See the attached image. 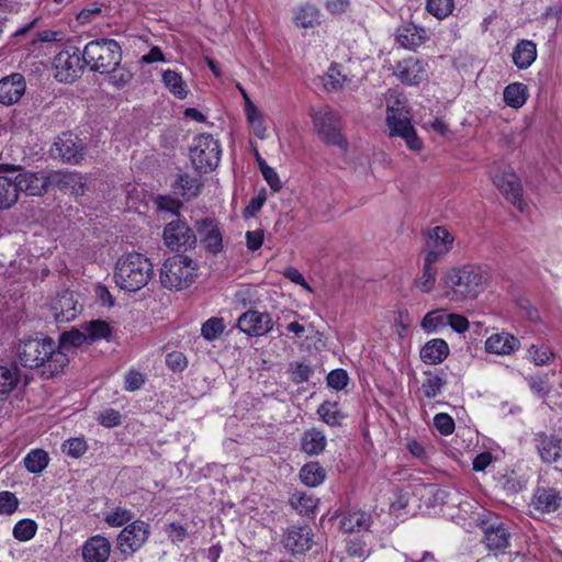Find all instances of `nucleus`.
I'll list each match as a JSON object with an SVG mask.
<instances>
[{
    "label": "nucleus",
    "mask_w": 562,
    "mask_h": 562,
    "mask_svg": "<svg viewBox=\"0 0 562 562\" xmlns=\"http://www.w3.org/2000/svg\"><path fill=\"white\" fill-rule=\"evenodd\" d=\"M16 357L25 368L42 369L46 378L61 373L69 362L67 353L57 349L53 339L38 335L21 339Z\"/></svg>",
    "instance_id": "f257e3e1"
},
{
    "label": "nucleus",
    "mask_w": 562,
    "mask_h": 562,
    "mask_svg": "<svg viewBox=\"0 0 562 562\" xmlns=\"http://www.w3.org/2000/svg\"><path fill=\"white\" fill-rule=\"evenodd\" d=\"M486 281V274L480 267L450 268L441 277L442 295L454 302L474 300L485 289Z\"/></svg>",
    "instance_id": "f03ea898"
},
{
    "label": "nucleus",
    "mask_w": 562,
    "mask_h": 562,
    "mask_svg": "<svg viewBox=\"0 0 562 562\" xmlns=\"http://www.w3.org/2000/svg\"><path fill=\"white\" fill-rule=\"evenodd\" d=\"M153 273L154 266L150 260L133 250L117 260L114 278L121 289L136 292L147 285Z\"/></svg>",
    "instance_id": "7ed1b4c3"
},
{
    "label": "nucleus",
    "mask_w": 562,
    "mask_h": 562,
    "mask_svg": "<svg viewBox=\"0 0 562 562\" xmlns=\"http://www.w3.org/2000/svg\"><path fill=\"white\" fill-rule=\"evenodd\" d=\"M308 115L319 139L327 146H336L342 153L349 147L347 138L342 135V120L338 112L328 105L311 108Z\"/></svg>",
    "instance_id": "20e7f679"
},
{
    "label": "nucleus",
    "mask_w": 562,
    "mask_h": 562,
    "mask_svg": "<svg viewBox=\"0 0 562 562\" xmlns=\"http://www.w3.org/2000/svg\"><path fill=\"white\" fill-rule=\"evenodd\" d=\"M82 59L91 71L104 74L121 64L122 49L120 44L114 40H95L85 46Z\"/></svg>",
    "instance_id": "39448f33"
},
{
    "label": "nucleus",
    "mask_w": 562,
    "mask_h": 562,
    "mask_svg": "<svg viewBox=\"0 0 562 562\" xmlns=\"http://www.w3.org/2000/svg\"><path fill=\"white\" fill-rule=\"evenodd\" d=\"M196 263L188 256L176 254L169 257L160 270V283L169 290H182L196 278Z\"/></svg>",
    "instance_id": "423d86ee"
},
{
    "label": "nucleus",
    "mask_w": 562,
    "mask_h": 562,
    "mask_svg": "<svg viewBox=\"0 0 562 562\" xmlns=\"http://www.w3.org/2000/svg\"><path fill=\"white\" fill-rule=\"evenodd\" d=\"M386 124L391 136L402 137L412 150L422 149L423 142L411 123L408 110L400 99L387 100Z\"/></svg>",
    "instance_id": "0eeeda50"
},
{
    "label": "nucleus",
    "mask_w": 562,
    "mask_h": 562,
    "mask_svg": "<svg viewBox=\"0 0 562 562\" xmlns=\"http://www.w3.org/2000/svg\"><path fill=\"white\" fill-rule=\"evenodd\" d=\"M190 158L196 170L202 172L214 170L221 159L218 140L210 134L199 135L190 149Z\"/></svg>",
    "instance_id": "6e6552de"
},
{
    "label": "nucleus",
    "mask_w": 562,
    "mask_h": 562,
    "mask_svg": "<svg viewBox=\"0 0 562 562\" xmlns=\"http://www.w3.org/2000/svg\"><path fill=\"white\" fill-rule=\"evenodd\" d=\"M52 155L66 164H79L85 157V145L70 132L61 133L54 143Z\"/></svg>",
    "instance_id": "1a4fd4ad"
},
{
    "label": "nucleus",
    "mask_w": 562,
    "mask_h": 562,
    "mask_svg": "<svg viewBox=\"0 0 562 562\" xmlns=\"http://www.w3.org/2000/svg\"><path fill=\"white\" fill-rule=\"evenodd\" d=\"M85 65L82 53L78 48L72 53L69 49L61 50L54 59L56 78L61 82H72L81 75Z\"/></svg>",
    "instance_id": "9d476101"
},
{
    "label": "nucleus",
    "mask_w": 562,
    "mask_h": 562,
    "mask_svg": "<svg viewBox=\"0 0 562 562\" xmlns=\"http://www.w3.org/2000/svg\"><path fill=\"white\" fill-rule=\"evenodd\" d=\"M149 536L148 524L136 520L125 527L117 536V549L123 554H132L139 550Z\"/></svg>",
    "instance_id": "9b49d317"
},
{
    "label": "nucleus",
    "mask_w": 562,
    "mask_h": 562,
    "mask_svg": "<svg viewBox=\"0 0 562 562\" xmlns=\"http://www.w3.org/2000/svg\"><path fill=\"white\" fill-rule=\"evenodd\" d=\"M393 75L406 86H417L427 78V63L409 56L398 60L393 67Z\"/></svg>",
    "instance_id": "f8f14e48"
},
{
    "label": "nucleus",
    "mask_w": 562,
    "mask_h": 562,
    "mask_svg": "<svg viewBox=\"0 0 562 562\" xmlns=\"http://www.w3.org/2000/svg\"><path fill=\"white\" fill-rule=\"evenodd\" d=\"M48 186L76 196L83 195L87 179L76 171L50 170L47 172Z\"/></svg>",
    "instance_id": "ddd939ff"
},
{
    "label": "nucleus",
    "mask_w": 562,
    "mask_h": 562,
    "mask_svg": "<svg viewBox=\"0 0 562 562\" xmlns=\"http://www.w3.org/2000/svg\"><path fill=\"white\" fill-rule=\"evenodd\" d=\"M82 311V305L76 300L71 291H63L57 294L50 305L52 316L58 324L74 321Z\"/></svg>",
    "instance_id": "4468645a"
},
{
    "label": "nucleus",
    "mask_w": 562,
    "mask_h": 562,
    "mask_svg": "<svg viewBox=\"0 0 562 562\" xmlns=\"http://www.w3.org/2000/svg\"><path fill=\"white\" fill-rule=\"evenodd\" d=\"M237 325L248 336L259 337L272 329L273 321L268 313L250 310L239 316Z\"/></svg>",
    "instance_id": "2eb2a0df"
},
{
    "label": "nucleus",
    "mask_w": 562,
    "mask_h": 562,
    "mask_svg": "<svg viewBox=\"0 0 562 562\" xmlns=\"http://www.w3.org/2000/svg\"><path fill=\"white\" fill-rule=\"evenodd\" d=\"M493 182L509 202L517 206L519 211H524L525 203L521 200L522 188L516 173L513 171L496 173Z\"/></svg>",
    "instance_id": "dca6fc26"
},
{
    "label": "nucleus",
    "mask_w": 562,
    "mask_h": 562,
    "mask_svg": "<svg viewBox=\"0 0 562 562\" xmlns=\"http://www.w3.org/2000/svg\"><path fill=\"white\" fill-rule=\"evenodd\" d=\"M164 240L166 246H193L196 236L187 222L178 217L165 226Z\"/></svg>",
    "instance_id": "f3484780"
},
{
    "label": "nucleus",
    "mask_w": 562,
    "mask_h": 562,
    "mask_svg": "<svg viewBox=\"0 0 562 562\" xmlns=\"http://www.w3.org/2000/svg\"><path fill=\"white\" fill-rule=\"evenodd\" d=\"M26 83L23 75L12 74L0 80V103L12 105L25 93Z\"/></svg>",
    "instance_id": "a211bd4d"
},
{
    "label": "nucleus",
    "mask_w": 562,
    "mask_h": 562,
    "mask_svg": "<svg viewBox=\"0 0 562 562\" xmlns=\"http://www.w3.org/2000/svg\"><path fill=\"white\" fill-rule=\"evenodd\" d=\"M13 180L15 181L18 194L21 191L29 195H41L47 190L48 186L47 172L34 173L24 172L16 175Z\"/></svg>",
    "instance_id": "6ab92c4d"
},
{
    "label": "nucleus",
    "mask_w": 562,
    "mask_h": 562,
    "mask_svg": "<svg viewBox=\"0 0 562 562\" xmlns=\"http://www.w3.org/2000/svg\"><path fill=\"white\" fill-rule=\"evenodd\" d=\"M313 543L311 528L305 527H290L283 539L284 548L293 554L303 553L311 549Z\"/></svg>",
    "instance_id": "aec40b11"
},
{
    "label": "nucleus",
    "mask_w": 562,
    "mask_h": 562,
    "mask_svg": "<svg viewBox=\"0 0 562 562\" xmlns=\"http://www.w3.org/2000/svg\"><path fill=\"white\" fill-rule=\"evenodd\" d=\"M110 553V541L100 535L90 537L82 546V559L85 562H106Z\"/></svg>",
    "instance_id": "412c9836"
},
{
    "label": "nucleus",
    "mask_w": 562,
    "mask_h": 562,
    "mask_svg": "<svg viewBox=\"0 0 562 562\" xmlns=\"http://www.w3.org/2000/svg\"><path fill=\"white\" fill-rule=\"evenodd\" d=\"M536 447L546 463H554L562 454V439L555 435L539 432L536 435Z\"/></svg>",
    "instance_id": "4be33fe9"
},
{
    "label": "nucleus",
    "mask_w": 562,
    "mask_h": 562,
    "mask_svg": "<svg viewBox=\"0 0 562 562\" xmlns=\"http://www.w3.org/2000/svg\"><path fill=\"white\" fill-rule=\"evenodd\" d=\"M427 38L426 30L411 22L401 25L396 30V42L406 49L415 50L423 45Z\"/></svg>",
    "instance_id": "5701e85b"
},
{
    "label": "nucleus",
    "mask_w": 562,
    "mask_h": 562,
    "mask_svg": "<svg viewBox=\"0 0 562 562\" xmlns=\"http://www.w3.org/2000/svg\"><path fill=\"white\" fill-rule=\"evenodd\" d=\"M510 532L504 522L490 525L484 532V542L488 550L502 551L509 546Z\"/></svg>",
    "instance_id": "b1692460"
},
{
    "label": "nucleus",
    "mask_w": 562,
    "mask_h": 562,
    "mask_svg": "<svg viewBox=\"0 0 562 562\" xmlns=\"http://www.w3.org/2000/svg\"><path fill=\"white\" fill-rule=\"evenodd\" d=\"M519 347V340L508 333L491 335L485 341V349L490 353L510 355Z\"/></svg>",
    "instance_id": "393cba45"
},
{
    "label": "nucleus",
    "mask_w": 562,
    "mask_h": 562,
    "mask_svg": "<svg viewBox=\"0 0 562 562\" xmlns=\"http://www.w3.org/2000/svg\"><path fill=\"white\" fill-rule=\"evenodd\" d=\"M371 515L363 510H348L341 515L340 528L345 532H360L371 526Z\"/></svg>",
    "instance_id": "a878e982"
},
{
    "label": "nucleus",
    "mask_w": 562,
    "mask_h": 562,
    "mask_svg": "<svg viewBox=\"0 0 562 562\" xmlns=\"http://www.w3.org/2000/svg\"><path fill=\"white\" fill-rule=\"evenodd\" d=\"M537 58V47L532 41L521 40L513 49L512 59L519 69H527Z\"/></svg>",
    "instance_id": "bb28decb"
},
{
    "label": "nucleus",
    "mask_w": 562,
    "mask_h": 562,
    "mask_svg": "<svg viewBox=\"0 0 562 562\" xmlns=\"http://www.w3.org/2000/svg\"><path fill=\"white\" fill-rule=\"evenodd\" d=\"M171 187L176 194L186 200H191L200 194L202 184L195 177L188 173H178Z\"/></svg>",
    "instance_id": "cd10ccee"
},
{
    "label": "nucleus",
    "mask_w": 562,
    "mask_h": 562,
    "mask_svg": "<svg viewBox=\"0 0 562 562\" xmlns=\"http://www.w3.org/2000/svg\"><path fill=\"white\" fill-rule=\"evenodd\" d=\"M327 445L324 431L317 428H311L304 431L301 438V449L311 456L321 454Z\"/></svg>",
    "instance_id": "c85d7f7f"
},
{
    "label": "nucleus",
    "mask_w": 562,
    "mask_h": 562,
    "mask_svg": "<svg viewBox=\"0 0 562 562\" xmlns=\"http://www.w3.org/2000/svg\"><path fill=\"white\" fill-rule=\"evenodd\" d=\"M449 355L448 344L443 339H432L420 350V358L430 364L441 363Z\"/></svg>",
    "instance_id": "c756f323"
},
{
    "label": "nucleus",
    "mask_w": 562,
    "mask_h": 562,
    "mask_svg": "<svg viewBox=\"0 0 562 562\" xmlns=\"http://www.w3.org/2000/svg\"><path fill=\"white\" fill-rule=\"evenodd\" d=\"M196 231L201 243L205 246H222V234L215 220L203 218L196 222Z\"/></svg>",
    "instance_id": "7c9ffc66"
},
{
    "label": "nucleus",
    "mask_w": 562,
    "mask_h": 562,
    "mask_svg": "<svg viewBox=\"0 0 562 562\" xmlns=\"http://www.w3.org/2000/svg\"><path fill=\"white\" fill-rule=\"evenodd\" d=\"M562 498L553 488L538 490L533 497L535 509L541 513L555 512L561 504Z\"/></svg>",
    "instance_id": "2f4dec72"
},
{
    "label": "nucleus",
    "mask_w": 562,
    "mask_h": 562,
    "mask_svg": "<svg viewBox=\"0 0 562 562\" xmlns=\"http://www.w3.org/2000/svg\"><path fill=\"white\" fill-rule=\"evenodd\" d=\"M319 10L310 3L295 9L293 22L297 27L312 29L319 24Z\"/></svg>",
    "instance_id": "473e14b6"
},
{
    "label": "nucleus",
    "mask_w": 562,
    "mask_h": 562,
    "mask_svg": "<svg viewBox=\"0 0 562 562\" xmlns=\"http://www.w3.org/2000/svg\"><path fill=\"white\" fill-rule=\"evenodd\" d=\"M161 79H162L165 87L176 98H178L180 100H183L187 98V95L189 93L188 86L179 72L171 70V69H167L162 72Z\"/></svg>",
    "instance_id": "72a5a7b5"
},
{
    "label": "nucleus",
    "mask_w": 562,
    "mask_h": 562,
    "mask_svg": "<svg viewBox=\"0 0 562 562\" xmlns=\"http://www.w3.org/2000/svg\"><path fill=\"white\" fill-rule=\"evenodd\" d=\"M85 330L90 345L101 339L110 340L113 334L110 323L103 319L85 322Z\"/></svg>",
    "instance_id": "f704fd0d"
},
{
    "label": "nucleus",
    "mask_w": 562,
    "mask_h": 562,
    "mask_svg": "<svg viewBox=\"0 0 562 562\" xmlns=\"http://www.w3.org/2000/svg\"><path fill=\"white\" fill-rule=\"evenodd\" d=\"M503 95L504 101L508 106L519 109L526 103L528 99V89L524 83L514 82L504 89Z\"/></svg>",
    "instance_id": "c9c22d12"
},
{
    "label": "nucleus",
    "mask_w": 562,
    "mask_h": 562,
    "mask_svg": "<svg viewBox=\"0 0 562 562\" xmlns=\"http://www.w3.org/2000/svg\"><path fill=\"white\" fill-rule=\"evenodd\" d=\"M19 200L13 178L0 176V210L12 207Z\"/></svg>",
    "instance_id": "e433bc0d"
},
{
    "label": "nucleus",
    "mask_w": 562,
    "mask_h": 562,
    "mask_svg": "<svg viewBox=\"0 0 562 562\" xmlns=\"http://www.w3.org/2000/svg\"><path fill=\"white\" fill-rule=\"evenodd\" d=\"M289 503L291 507L295 509L300 515L308 516L310 514L314 513L315 508L317 507L318 498L314 497L313 494L296 492L292 494Z\"/></svg>",
    "instance_id": "4c0bfd02"
},
{
    "label": "nucleus",
    "mask_w": 562,
    "mask_h": 562,
    "mask_svg": "<svg viewBox=\"0 0 562 562\" xmlns=\"http://www.w3.org/2000/svg\"><path fill=\"white\" fill-rule=\"evenodd\" d=\"M325 477L326 472L318 462H310L300 471V479L302 483L311 487L321 485Z\"/></svg>",
    "instance_id": "58836bf2"
},
{
    "label": "nucleus",
    "mask_w": 562,
    "mask_h": 562,
    "mask_svg": "<svg viewBox=\"0 0 562 562\" xmlns=\"http://www.w3.org/2000/svg\"><path fill=\"white\" fill-rule=\"evenodd\" d=\"M19 379V370L15 367L0 366V401L5 400L15 389Z\"/></svg>",
    "instance_id": "ea45409f"
},
{
    "label": "nucleus",
    "mask_w": 562,
    "mask_h": 562,
    "mask_svg": "<svg viewBox=\"0 0 562 562\" xmlns=\"http://www.w3.org/2000/svg\"><path fill=\"white\" fill-rule=\"evenodd\" d=\"M90 345L88 336L85 330V323L80 325L79 328H72L69 331H65L60 336V344L57 346V349H60L65 352L66 348H76L82 345Z\"/></svg>",
    "instance_id": "a19ab883"
},
{
    "label": "nucleus",
    "mask_w": 562,
    "mask_h": 562,
    "mask_svg": "<svg viewBox=\"0 0 562 562\" xmlns=\"http://www.w3.org/2000/svg\"><path fill=\"white\" fill-rule=\"evenodd\" d=\"M425 243L427 246H450L454 241V236L443 226H436L424 231Z\"/></svg>",
    "instance_id": "79ce46f5"
},
{
    "label": "nucleus",
    "mask_w": 562,
    "mask_h": 562,
    "mask_svg": "<svg viewBox=\"0 0 562 562\" xmlns=\"http://www.w3.org/2000/svg\"><path fill=\"white\" fill-rule=\"evenodd\" d=\"M347 76L342 72L341 66L333 64L323 76V86L327 91L338 90L347 82Z\"/></svg>",
    "instance_id": "37998d69"
},
{
    "label": "nucleus",
    "mask_w": 562,
    "mask_h": 562,
    "mask_svg": "<svg viewBox=\"0 0 562 562\" xmlns=\"http://www.w3.org/2000/svg\"><path fill=\"white\" fill-rule=\"evenodd\" d=\"M47 464L48 454L42 449H34L24 458V465L31 473L42 472Z\"/></svg>",
    "instance_id": "c03bdc74"
},
{
    "label": "nucleus",
    "mask_w": 562,
    "mask_h": 562,
    "mask_svg": "<svg viewBox=\"0 0 562 562\" xmlns=\"http://www.w3.org/2000/svg\"><path fill=\"white\" fill-rule=\"evenodd\" d=\"M245 113L256 136L263 138L266 134V126L262 113L257 109L254 102H249L248 109H245Z\"/></svg>",
    "instance_id": "a18cd8bd"
},
{
    "label": "nucleus",
    "mask_w": 562,
    "mask_h": 562,
    "mask_svg": "<svg viewBox=\"0 0 562 562\" xmlns=\"http://www.w3.org/2000/svg\"><path fill=\"white\" fill-rule=\"evenodd\" d=\"M426 379L422 383V392L428 398L436 397L440 392L442 386L446 384V380L438 375L432 374L431 372H425Z\"/></svg>",
    "instance_id": "49530a36"
},
{
    "label": "nucleus",
    "mask_w": 562,
    "mask_h": 562,
    "mask_svg": "<svg viewBox=\"0 0 562 562\" xmlns=\"http://www.w3.org/2000/svg\"><path fill=\"white\" fill-rule=\"evenodd\" d=\"M317 413L322 420L329 426H338L342 417L337 404L331 402H325L319 405Z\"/></svg>",
    "instance_id": "de8ad7c7"
},
{
    "label": "nucleus",
    "mask_w": 562,
    "mask_h": 562,
    "mask_svg": "<svg viewBox=\"0 0 562 562\" xmlns=\"http://www.w3.org/2000/svg\"><path fill=\"white\" fill-rule=\"evenodd\" d=\"M104 74L108 76V82L116 88L125 87L133 78V74L124 66H121V64Z\"/></svg>",
    "instance_id": "09e8293b"
},
{
    "label": "nucleus",
    "mask_w": 562,
    "mask_h": 562,
    "mask_svg": "<svg viewBox=\"0 0 562 562\" xmlns=\"http://www.w3.org/2000/svg\"><path fill=\"white\" fill-rule=\"evenodd\" d=\"M225 325L222 318L211 317L201 327V335L209 341L217 339L224 331Z\"/></svg>",
    "instance_id": "8fccbe9b"
},
{
    "label": "nucleus",
    "mask_w": 562,
    "mask_h": 562,
    "mask_svg": "<svg viewBox=\"0 0 562 562\" xmlns=\"http://www.w3.org/2000/svg\"><path fill=\"white\" fill-rule=\"evenodd\" d=\"M37 530V525L32 519H22L18 521L13 528V536L20 541L31 540Z\"/></svg>",
    "instance_id": "3c124183"
},
{
    "label": "nucleus",
    "mask_w": 562,
    "mask_h": 562,
    "mask_svg": "<svg viewBox=\"0 0 562 562\" xmlns=\"http://www.w3.org/2000/svg\"><path fill=\"white\" fill-rule=\"evenodd\" d=\"M437 278V269L423 266L422 276L415 280V286L423 293L432 291Z\"/></svg>",
    "instance_id": "603ef678"
},
{
    "label": "nucleus",
    "mask_w": 562,
    "mask_h": 562,
    "mask_svg": "<svg viewBox=\"0 0 562 562\" xmlns=\"http://www.w3.org/2000/svg\"><path fill=\"white\" fill-rule=\"evenodd\" d=\"M426 9L437 19H445L453 10V0H428Z\"/></svg>",
    "instance_id": "864d4df0"
},
{
    "label": "nucleus",
    "mask_w": 562,
    "mask_h": 562,
    "mask_svg": "<svg viewBox=\"0 0 562 562\" xmlns=\"http://www.w3.org/2000/svg\"><path fill=\"white\" fill-rule=\"evenodd\" d=\"M289 372L291 375L292 382L300 384L308 381L310 376L313 373V369L311 366L304 362H292L289 367Z\"/></svg>",
    "instance_id": "5fc2aeb1"
},
{
    "label": "nucleus",
    "mask_w": 562,
    "mask_h": 562,
    "mask_svg": "<svg viewBox=\"0 0 562 562\" xmlns=\"http://www.w3.org/2000/svg\"><path fill=\"white\" fill-rule=\"evenodd\" d=\"M528 356L536 366H544L553 358L552 351L543 345H531Z\"/></svg>",
    "instance_id": "6e6d98bb"
},
{
    "label": "nucleus",
    "mask_w": 562,
    "mask_h": 562,
    "mask_svg": "<svg viewBox=\"0 0 562 562\" xmlns=\"http://www.w3.org/2000/svg\"><path fill=\"white\" fill-rule=\"evenodd\" d=\"M155 204L157 205L158 210L170 212L171 214L176 215L177 218L180 216L179 212L183 205L180 200L169 195H158L155 199Z\"/></svg>",
    "instance_id": "4d7b16f0"
},
{
    "label": "nucleus",
    "mask_w": 562,
    "mask_h": 562,
    "mask_svg": "<svg viewBox=\"0 0 562 562\" xmlns=\"http://www.w3.org/2000/svg\"><path fill=\"white\" fill-rule=\"evenodd\" d=\"M87 443L83 438H70L66 440L61 450L71 458H79L87 451Z\"/></svg>",
    "instance_id": "13d9d810"
},
{
    "label": "nucleus",
    "mask_w": 562,
    "mask_h": 562,
    "mask_svg": "<svg viewBox=\"0 0 562 562\" xmlns=\"http://www.w3.org/2000/svg\"><path fill=\"white\" fill-rule=\"evenodd\" d=\"M447 322V314H443L441 311L436 310L427 313L423 321H422V327L424 330L431 333L434 331L438 326L446 324Z\"/></svg>",
    "instance_id": "bf43d9fd"
},
{
    "label": "nucleus",
    "mask_w": 562,
    "mask_h": 562,
    "mask_svg": "<svg viewBox=\"0 0 562 562\" xmlns=\"http://www.w3.org/2000/svg\"><path fill=\"white\" fill-rule=\"evenodd\" d=\"M132 518L133 514L128 509L116 507L105 516L104 520L111 527H120Z\"/></svg>",
    "instance_id": "052dcab7"
},
{
    "label": "nucleus",
    "mask_w": 562,
    "mask_h": 562,
    "mask_svg": "<svg viewBox=\"0 0 562 562\" xmlns=\"http://www.w3.org/2000/svg\"><path fill=\"white\" fill-rule=\"evenodd\" d=\"M19 506V501L12 492H0V514L11 515Z\"/></svg>",
    "instance_id": "680f3d73"
},
{
    "label": "nucleus",
    "mask_w": 562,
    "mask_h": 562,
    "mask_svg": "<svg viewBox=\"0 0 562 562\" xmlns=\"http://www.w3.org/2000/svg\"><path fill=\"white\" fill-rule=\"evenodd\" d=\"M436 429L443 436L451 435L454 430V420L446 413H439L434 417Z\"/></svg>",
    "instance_id": "e2e57ef3"
},
{
    "label": "nucleus",
    "mask_w": 562,
    "mask_h": 562,
    "mask_svg": "<svg viewBox=\"0 0 562 562\" xmlns=\"http://www.w3.org/2000/svg\"><path fill=\"white\" fill-rule=\"evenodd\" d=\"M348 383V374L342 369H336L328 373L327 384L328 386L339 391L342 390Z\"/></svg>",
    "instance_id": "0e129e2a"
},
{
    "label": "nucleus",
    "mask_w": 562,
    "mask_h": 562,
    "mask_svg": "<svg viewBox=\"0 0 562 562\" xmlns=\"http://www.w3.org/2000/svg\"><path fill=\"white\" fill-rule=\"evenodd\" d=\"M145 375L136 370H130L125 375L124 389L130 392L139 390L145 384Z\"/></svg>",
    "instance_id": "69168bd1"
},
{
    "label": "nucleus",
    "mask_w": 562,
    "mask_h": 562,
    "mask_svg": "<svg viewBox=\"0 0 562 562\" xmlns=\"http://www.w3.org/2000/svg\"><path fill=\"white\" fill-rule=\"evenodd\" d=\"M121 413L114 408H108L100 413L98 420L104 427L111 428L121 424Z\"/></svg>",
    "instance_id": "338daca9"
},
{
    "label": "nucleus",
    "mask_w": 562,
    "mask_h": 562,
    "mask_svg": "<svg viewBox=\"0 0 562 562\" xmlns=\"http://www.w3.org/2000/svg\"><path fill=\"white\" fill-rule=\"evenodd\" d=\"M166 364L172 371H183L187 368L188 361L186 356L180 351H172L166 356Z\"/></svg>",
    "instance_id": "774afa93"
}]
</instances>
